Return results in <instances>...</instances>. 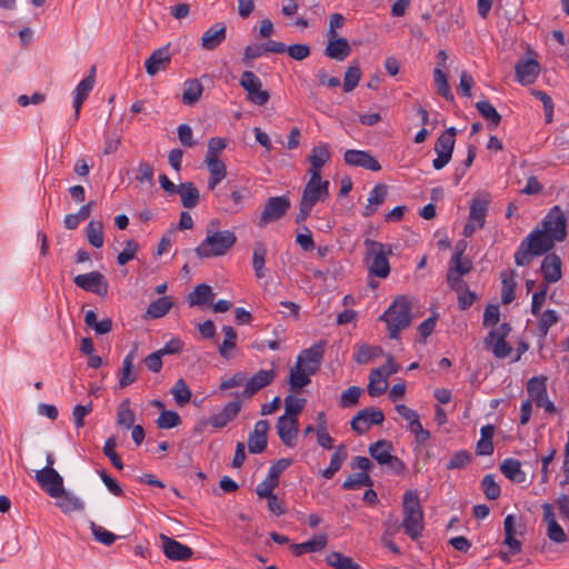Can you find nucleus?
<instances>
[{
    "mask_svg": "<svg viewBox=\"0 0 569 569\" xmlns=\"http://www.w3.org/2000/svg\"><path fill=\"white\" fill-rule=\"evenodd\" d=\"M327 341L320 340L300 351L295 367L290 369L289 385L292 390L302 389L311 382V376L320 369L323 361Z\"/></svg>",
    "mask_w": 569,
    "mask_h": 569,
    "instance_id": "obj_1",
    "label": "nucleus"
},
{
    "mask_svg": "<svg viewBox=\"0 0 569 569\" xmlns=\"http://www.w3.org/2000/svg\"><path fill=\"white\" fill-rule=\"evenodd\" d=\"M218 219L209 221L206 228V238L194 249L197 257L204 259L224 256L237 242V236L231 230H217Z\"/></svg>",
    "mask_w": 569,
    "mask_h": 569,
    "instance_id": "obj_2",
    "label": "nucleus"
},
{
    "mask_svg": "<svg viewBox=\"0 0 569 569\" xmlns=\"http://www.w3.org/2000/svg\"><path fill=\"white\" fill-rule=\"evenodd\" d=\"M555 246L550 234L541 229L531 231L523 238L515 252V263L518 267H525L531 263L535 257L547 253Z\"/></svg>",
    "mask_w": 569,
    "mask_h": 569,
    "instance_id": "obj_3",
    "label": "nucleus"
},
{
    "mask_svg": "<svg viewBox=\"0 0 569 569\" xmlns=\"http://www.w3.org/2000/svg\"><path fill=\"white\" fill-rule=\"evenodd\" d=\"M401 528L412 540L421 537L423 531V510L416 490H407L402 497Z\"/></svg>",
    "mask_w": 569,
    "mask_h": 569,
    "instance_id": "obj_4",
    "label": "nucleus"
},
{
    "mask_svg": "<svg viewBox=\"0 0 569 569\" xmlns=\"http://www.w3.org/2000/svg\"><path fill=\"white\" fill-rule=\"evenodd\" d=\"M366 247L365 262L370 273L378 278L386 279L390 273L389 257L392 254V247L372 239H365Z\"/></svg>",
    "mask_w": 569,
    "mask_h": 569,
    "instance_id": "obj_5",
    "label": "nucleus"
},
{
    "mask_svg": "<svg viewBox=\"0 0 569 569\" xmlns=\"http://www.w3.org/2000/svg\"><path fill=\"white\" fill-rule=\"evenodd\" d=\"M379 319L387 323L389 337L391 339H399L400 331L411 322V303L409 299L405 296L397 297Z\"/></svg>",
    "mask_w": 569,
    "mask_h": 569,
    "instance_id": "obj_6",
    "label": "nucleus"
},
{
    "mask_svg": "<svg viewBox=\"0 0 569 569\" xmlns=\"http://www.w3.org/2000/svg\"><path fill=\"white\" fill-rule=\"evenodd\" d=\"M510 332L511 326L508 322L500 323L485 337V348L491 350L497 359H505L512 351V347L506 340Z\"/></svg>",
    "mask_w": 569,
    "mask_h": 569,
    "instance_id": "obj_7",
    "label": "nucleus"
},
{
    "mask_svg": "<svg viewBox=\"0 0 569 569\" xmlns=\"http://www.w3.org/2000/svg\"><path fill=\"white\" fill-rule=\"evenodd\" d=\"M456 134L457 129L450 127L438 137L433 148L437 153V158L432 161L435 170H441L450 162L455 149Z\"/></svg>",
    "mask_w": 569,
    "mask_h": 569,
    "instance_id": "obj_8",
    "label": "nucleus"
},
{
    "mask_svg": "<svg viewBox=\"0 0 569 569\" xmlns=\"http://www.w3.org/2000/svg\"><path fill=\"white\" fill-rule=\"evenodd\" d=\"M399 366L395 362L393 357L389 355L386 363L371 371L369 377L368 392L371 397H379L387 390V378L396 373Z\"/></svg>",
    "mask_w": 569,
    "mask_h": 569,
    "instance_id": "obj_9",
    "label": "nucleus"
},
{
    "mask_svg": "<svg viewBox=\"0 0 569 569\" xmlns=\"http://www.w3.org/2000/svg\"><path fill=\"white\" fill-rule=\"evenodd\" d=\"M240 86L247 92L248 100L256 106H264L270 99L269 91L262 89L260 78L252 71L241 73Z\"/></svg>",
    "mask_w": 569,
    "mask_h": 569,
    "instance_id": "obj_10",
    "label": "nucleus"
},
{
    "mask_svg": "<svg viewBox=\"0 0 569 569\" xmlns=\"http://www.w3.org/2000/svg\"><path fill=\"white\" fill-rule=\"evenodd\" d=\"M542 231L550 234L553 241H562L567 237V219L559 206L552 207L542 220Z\"/></svg>",
    "mask_w": 569,
    "mask_h": 569,
    "instance_id": "obj_11",
    "label": "nucleus"
},
{
    "mask_svg": "<svg viewBox=\"0 0 569 569\" xmlns=\"http://www.w3.org/2000/svg\"><path fill=\"white\" fill-rule=\"evenodd\" d=\"M34 479L39 487L52 498L64 493L63 478L54 468H42L36 471Z\"/></svg>",
    "mask_w": 569,
    "mask_h": 569,
    "instance_id": "obj_12",
    "label": "nucleus"
},
{
    "mask_svg": "<svg viewBox=\"0 0 569 569\" xmlns=\"http://www.w3.org/2000/svg\"><path fill=\"white\" fill-rule=\"evenodd\" d=\"M546 381L547 378L543 376L530 378L527 382V391L531 397V402L535 401L537 407L543 408L548 413H556L557 408L548 398Z\"/></svg>",
    "mask_w": 569,
    "mask_h": 569,
    "instance_id": "obj_13",
    "label": "nucleus"
},
{
    "mask_svg": "<svg viewBox=\"0 0 569 569\" xmlns=\"http://www.w3.org/2000/svg\"><path fill=\"white\" fill-rule=\"evenodd\" d=\"M290 208V200L286 196L271 197L267 200L260 214L258 227L263 228L268 223L281 219Z\"/></svg>",
    "mask_w": 569,
    "mask_h": 569,
    "instance_id": "obj_14",
    "label": "nucleus"
},
{
    "mask_svg": "<svg viewBox=\"0 0 569 569\" xmlns=\"http://www.w3.org/2000/svg\"><path fill=\"white\" fill-rule=\"evenodd\" d=\"M329 181L322 180L321 174H310V179L303 188L301 201L315 206L319 201L329 198Z\"/></svg>",
    "mask_w": 569,
    "mask_h": 569,
    "instance_id": "obj_15",
    "label": "nucleus"
},
{
    "mask_svg": "<svg viewBox=\"0 0 569 569\" xmlns=\"http://www.w3.org/2000/svg\"><path fill=\"white\" fill-rule=\"evenodd\" d=\"M385 415L381 409L368 407L357 412L350 421V427L358 435H363L372 425H381Z\"/></svg>",
    "mask_w": 569,
    "mask_h": 569,
    "instance_id": "obj_16",
    "label": "nucleus"
},
{
    "mask_svg": "<svg viewBox=\"0 0 569 569\" xmlns=\"http://www.w3.org/2000/svg\"><path fill=\"white\" fill-rule=\"evenodd\" d=\"M73 282L82 290L93 292L100 297H104L108 293V281L100 271L78 274L74 277Z\"/></svg>",
    "mask_w": 569,
    "mask_h": 569,
    "instance_id": "obj_17",
    "label": "nucleus"
},
{
    "mask_svg": "<svg viewBox=\"0 0 569 569\" xmlns=\"http://www.w3.org/2000/svg\"><path fill=\"white\" fill-rule=\"evenodd\" d=\"M159 538L162 543V551L168 559L174 561H184L192 557L193 551L190 547L163 533H161Z\"/></svg>",
    "mask_w": 569,
    "mask_h": 569,
    "instance_id": "obj_18",
    "label": "nucleus"
},
{
    "mask_svg": "<svg viewBox=\"0 0 569 569\" xmlns=\"http://www.w3.org/2000/svg\"><path fill=\"white\" fill-rule=\"evenodd\" d=\"M343 160L348 166L360 167L373 172L381 169L378 160L365 150L349 149L345 152Z\"/></svg>",
    "mask_w": 569,
    "mask_h": 569,
    "instance_id": "obj_19",
    "label": "nucleus"
},
{
    "mask_svg": "<svg viewBox=\"0 0 569 569\" xmlns=\"http://www.w3.org/2000/svg\"><path fill=\"white\" fill-rule=\"evenodd\" d=\"M170 62L171 54L169 52V44H167L154 50L144 61L146 72L148 76L153 77L160 71H166Z\"/></svg>",
    "mask_w": 569,
    "mask_h": 569,
    "instance_id": "obj_20",
    "label": "nucleus"
},
{
    "mask_svg": "<svg viewBox=\"0 0 569 569\" xmlns=\"http://www.w3.org/2000/svg\"><path fill=\"white\" fill-rule=\"evenodd\" d=\"M276 378L277 371L274 369H261L257 373H254L250 379L247 378L246 387L242 395L246 398H251L258 391L271 385Z\"/></svg>",
    "mask_w": 569,
    "mask_h": 569,
    "instance_id": "obj_21",
    "label": "nucleus"
},
{
    "mask_svg": "<svg viewBox=\"0 0 569 569\" xmlns=\"http://www.w3.org/2000/svg\"><path fill=\"white\" fill-rule=\"evenodd\" d=\"M96 82V68L92 67L89 74L82 79L74 89L73 108H74V120L77 121L80 114L83 102L89 97Z\"/></svg>",
    "mask_w": 569,
    "mask_h": 569,
    "instance_id": "obj_22",
    "label": "nucleus"
},
{
    "mask_svg": "<svg viewBox=\"0 0 569 569\" xmlns=\"http://www.w3.org/2000/svg\"><path fill=\"white\" fill-rule=\"evenodd\" d=\"M270 426L267 420H258L254 423L253 431L248 437V449L250 453H261L268 443V430Z\"/></svg>",
    "mask_w": 569,
    "mask_h": 569,
    "instance_id": "obj_23",
    "label": "nucleus"
},
{
    "mask_svg": "<svg viewBox=\"0 0 569 569\" xmlns=\"http://www.w3.org/2000/svg\"><path fill=\"white\" fill-rule=\"evenodd\" d=\"M227 39V27L223 22H216L208 28L200 40L202 49L211 51L217 49Z\"/></svg>",
    "mask_w": 569,
    "mask_h": 569,
    "instance_id": "obj_24",
    "label": "nucleus"
},
{
    "mask_svg": "<svg viewBox=\"0 0 569 569\" xmlns=\"http://www.w3.org/2000/svg\"><path fill=\"white\" fill-rule=\"evenodd\" d=\"M298 418H288L286 416H280L277 421V432L280 440L287 447H295L296 439L298 435Z\"/></svg>",
    "mask_w": 569,
    "mask_h": 569,
    "instance_id": "obj_25",
    "label": "nucleus"
},
{
    "mask_svg": "<svg viewBox=\"0 0 569 569\" xmlns=\"http://www.w3.org/2000/svg\"><path fill=\"white\" fill-rule=\"evenodd\" d=\"M517 80L523 84H531L536 81L540 72V64L535 59L520 60L515 66Z\"/></svg>",
    "mask_w": 569,
    "mask_h": 569,
    "instance_id": "obj_26",
    "label": "nucleus"
},
{
    "mask_svg": "<svg viewBox=\"0 0 569 569\" xmlns=\"http://www.w3.org/2000/svg\"><path fill=\"white\" fill-rule=\"evenodd\" d=\"M541 272L545 284L555 283L561 279V259L556 253H548L541 262Z\"/></svg>",
    "mask_w": 569,
    "mask_h": 569,
    "instance_id": "obj_27",
    "label": "nucleus"
},
{
    "mask_svg": "<svg viewBox=\"0 0 569 569\" xmlns=\"http://www.w3.org/2000/svg\"><path fill=\"white\" fill-rule=\"evenodd\" d=\"M328 545L326 533L315 535L309 540L301 543H292L290 546L295 556L300 557L305 553L322 551Z\"/></svg>",
    "mask_w": 569,
    "mask_h": 569,
    "instance_id": "obj_28",
    "label": "nucleus"
},
{
    "mask_svg": "<svg viewBox=\"0 0 569 569\" xmlns=\"http://www.w3.org/2000/svg\"><path fill=\"white\" fill-rule=\"evenodd\" d=\"M351 53V47L346 38L335 37L328 38V43L325 48V54L333 60L343 61Z\"/></svg>",
    "mask_w": 569,
    "mask_h": 569,
    "instance_id": "obj_29",
    "label": "nucleus"
},
{
    "mask_svg": "<svg viewBox=\"0 0 569 569\" xmlns=\"http://www.w3.org/2000/svg\"><path fill=\"white\" fill-rule=\"evenodd\" d=\"M240 410V401H230L223 407V409L220 412L212 415L209 418V423L217 429L223 428L238 416Z\"/></svg>",
    "mask_w": 569,
    "mask_h": 569,
    "instance_id": "obj_30",
    "label": "nucleus"
},
{
    "mask_svg": "<svg viewBox=\"0 0 569 569\" xmlns=\"http://www.w3.org/2000/svg\"><path fill=\"white\" fill-rule=\"evenodd\" d=\"M330 158L331 153L328 143L323 142L315 146L309 156V174H321L322 167L330 160Z\"/></svg>",
    "mask_w": 569,
    "mask_h": 569,
    "instance_id": "obj_31",
    "label": "nucleus"
},
{
    "mask_svg": "<svg viewBox=\"0 0 569 569\" xmlns=\"http://www.w3.org/2000/svg\"><path fill=\"white\" fill-rule=\"evenodd\" d=\"M489 203L490 199L486 194L475 197L470 203L468 219L478 223L479 229H482L485 226Z\"/></svg>",
    "mask_w": 569,
    "mask_h": 569,
    "instance_id": "obj_32",
    "label": "nucleus"
},
{
    "mask_svg": "<svg viewBox=\"0 0 569 569\" xmlns=\"http://www.w3.org/2000/svg\"><path fill=\"white\" fill-rule=\"evenodd\" d=\"M387 194L388 188L385 183L376 184L369 193L368 203L362 211V216L366 218L371 217L385 202Z\"/></svg>",
    "mask_w": 569,
    "mask_h": 569,
    "instance_id": "obj_33",
    "label": "nucleus"
},
{
    "mask_svg": "<svg viewBox=\"0 0 569 569\" xmlns=\"http://www.w3.org/2000/svg\"><path fill=\"white\" fill-rule=\"evenodd\" d=\"M136 351V349L129 351L122 360V367L118 372L120 388H126L137 380V375L133 368Z\"/></svg>",
    "mask_w": 569,
    "mask_h": 569,
    "instance_id": "obj_34",
    "label": "nucleus"
},
{
    "mask_svg": "<svg viewBox=\"0 0 569 569\" xmlns=\"http://www.w3.org/2000/svg\"><path fill=\"white\" fill-rule=\"evenodd\" d=\"M500 471L511 482L523 483L527 480L526 472L521 469V463L517 459H505L500 465Z\"/></svg>",
    "mask_w": 569,
    "mask_h": 569,
    "instance_id": "obj_35",
    "label": "nucleus"
},
{
    "mask_svg": "<svg viewBox=\"0 0 569 569\" xmlns=\"http://www.w3.org/2000/svg\"><path fill=\"white\" fill-rule=\"evenodd\" d=\"M206 163L210 172L208 188L214 190L216 187L226 178L227 168L219 158H206Z\"/></svg>",
    "mask_w": 569,
    "mask_h": 569,
    "instance_id": "obj_36",
    "label": "nucleus"
},
{
    "mask_svg": "<svg viewBox=\"0 0 569 569\" xmlns=\"http://www.w3.org/2000/svg\"><path fill=\"white\" fill-rule=\"evenodd\" d=\"M181 203L187 209H192L199 203L200 193L193 182H182L178 186Z\"/></svg>",
    "mask_w": 569,
    "mask_h": 569,
    "instance_id": "obj_37",
    "label": "nucleus"
},
{
    "mask_svg": "<svg viewBox=\"0 0 569 569\" xmlns=\"http://www.w3.org/2000/svg\"><path fill=\"white\" fill-rule=\"evenodd\" d=\"M203 86L199 79H188L183 83L182 102L186 106L196 104L201 98Z\"/></svg>",
    "mask_w": 569,
    "mask_h": 569,
    "instance_id": "obj_38",
    "label": "nucleus"
},
{
    "mask_svg": "<svg viewBox=\"0 0 569 569\" xmlns=\"http://www.w3.org/2000/svg\"><path fill=\"white\" fill-rule=\"evenodd\" d=\"M393 450V446L390 441L380 439L369 447V455L372 459H375L379 465L385 466L388 462L389 457Z\"/></svg>",
    "mask_w": 569,
    "mask_h": 569,
    "instance_id": "obj_39",
    "label": "nucleus"
},
{
    "mask_svg": "<svg viewBox=\"0 0 569 569\" xmlns=\"http://www.w3.org/2000/svg\"><path fill=\"white\" fill-rule=\"evenodd\" d=\"M214 293L210 286L200 283L188 295L189 306H204L212 301Z\"/></svg>",
    "mask_w": 569,
    "mask_h": 569,
    "instance_id": "obj_40",
    "label": "nucleus"
},
{
    "mask_svg": "<svg viewBox=\"0 0 569 569\" xmlns=\"http://www.w3.org/2000/svg\"><path fill=\"white\" fill-rule=\"evenodd\" d=\"M476 109L486 120L489 121L488 128L490 130H495L499 127L501 116L488 100L478 101L476 103Z\"/></svg>",
    "mask_w": 569,
    "mask_h": 569,
    "instance_id": "obj_41",
    "label": "nucleus"
},
{
    "mask_svg": "<svg viewBox=\"0 0 569 569\" xmlns=\"http://www.w3.org/2000/svg\"><path fill=\"white\" fill-rule=\"evenodd\" d=\"M501 301L509 305L515 300V290L517 288L516 273L513 271H503L501 273Z\"/></svg>",
    "mask_w": 569,
    "mask_h": 569,
    "instance_id": "obj_42",
    "label": "nucleus"
},
{
    "mask_svg": "<svg viewBox=\"0 0 569 569\" xmlns=\"http://www.w3.org/2000/svg\"><path fill=\"white\" fill-rule=\"evenodd\" d=\"M348 452L343 445L336 448L332 453L329 466L322 471V477L331 479L337 471L341 468L342 462L347 459Z\"/></svg>",
    "mask_w": 569,
    "mask_h": 569,
    "instance_id": "obj_43",
    "label": "nucleus"
},
{
    "mask_svg": "<svg viewBox=\"0 0 569 569\" xmlns=\"http://www.w3.org/2000/svg\"><path fill=\"white\" fill-rule=\"evenodd\" d=\"M537 318H538L537 327H538V331H539V337L541 339H545L547 337L549 329L553 325H556L560 319L559 313L552 309H547L543 312L540 311V315Z\"/></svg>",
    "mask_w": 569,
    "mask_h": 569,
    "instance_id": "obj_44",
    "label": "nucleus"
},
{
    "mask_svg": "<svg viewBox=\"0 0 569 569\" xmlns=\"http://www.w3.org/2000/svg\"><path fill=\"white\" fill-rule=\"evenodd\" d=\"M222 332L224 339L219 346V353L222 358L229 360L232 358L231 351L236 348L237 332L231 326H223Z\"/></svg>",
    "mask_w": 569,
    "mask_h": 569,
    "instance_id": "obj_45",
    "label": "nucleus"
},
{
    "mask_svg": "<svg viewBox=\"0 0 569 569\" xmlns=\"http://www.w3.org/2000/svg\"><path fill=\"white\" fill-rule=\"evenodd\" d=\"M326 562L335 569H360V566L352 558L345 556L338 551L327 555Z\"/></svg>",
    "mask_w": 569,
    "mask_h": 569,
    "instance_id": "obj_46",
    "label": "nucleus"
},
{
    "mask_svg": "<svg viewBox=\"0 0 569 569\" xmlns=\"http://www.w3.org/2000/svg\"><path fill=\"white\" fill-rule=\"evenodd\" d=\"M267 249L262 242H257L252 253V266L254 276L258 279H262L266 276L264 262H266Z\"/></svg>",
    "mask_w": 569,
    "mask_h": 569,
    "instance_id": "obj_47",
    "label": "nucleus"
},
{
    "mask_svg": "<svg viewBox=\"0 0 569 569\" xmlns=\"http://www.w3.org/2000/svg\"><path fill=\"white\" fill-rule=\"evenodd\" d=\"M86 236L88 242L94 248L103 246V223L102 221L92 220L86 227Z\"/></svg>",
    "mask_w": 569,
    "mask_h": 569,
    "instance_id": "obj_48",
    "label": "nucleus"
},
{
    "mask_svg": "<svg viewBox=\"0 0 569 569\" xmlns=\"http://www.w3.org/2000/svg\"><path fill=\"white\" fill-rule=\"evenodd\" d=\"M172 301L169 297H161L152 301L147 308V316L152 319L164 317L172 308Z\"/></svg>",
    "mask_w": 569,
    "mask_h": 569,
    "instance_id": "obj_49",
    "label": "nucleus"
},
{
    "mask_svg": "<svg viewBox=\"0 0 569 569\" xmlns=\"http://www.w3.org/2000/svg\"><path fill=\"white\" fill-rule=\"evenodd\" d=\"M134 412L130 408V399H123L117 409V423L126 429L133 426Z\"/></svg>",
    "mask_w": 569,
    "mask_h": 569,
    "instance_id": "obj_50",
    "label": "nucleus"
},
{
    "mask_svg": "<svg viewBox=\"0 0 569 569\" xmlns=\"http://www.w3.org/2000/svg\"><path fill=\"white\" fill-rule=\"evenodd\" d=\"M383 351L381 347L361 345L358 351L355 353L353 359L359 365H366L375 358L382 356Z\"/></svg>",
    "mask_w": 569,
    "mask_h": 569,
    "instance_id": "obj_51",
    "label": "nucleus"
},
{
    "mask_svg": "<svg viewBox=\"0 0 569 569\" xmlns=\"http://www.w3.org/2000/svg\"><path fill=\"white\" fill-rule=\"evenodd\" d=\"M362 486H373V481L367 472H357L349 475L347 479L342 482V489L345 490H357Z\"/></svg>",
    "mask_w": 569,
    "mask_h": 569,
    "instance_id": "obj_52",
    "label": "nucleus"
},
{
    "mask_svg": "<svg viewBox=\"0 0 569 569\" xmlns=\"http://www.w3.org/2000/svg\"><path fill=\"white\" fill-rule=\"evenodd\" d=\"M462 253L463 249L459 250L457 246L456 252L451 257V263L449 268L457 273L465 276L471 271L472 262L469 258H463Z\"/></svg>",
    "mask_w": 569,
    "mask_h": 569,
    "instance_id": "obj_53",
    "label": "nucleus"
},
{
    "mask_svg": "<svg viewBox=\"0 0 569 569\" xmlns=\"http://www.w3.org/2000/svg\"><path fill=\"white\" fill-rule=\"evenodd\" d=\"M220 198L221 203H226V210L232 213H236L241 210L242 202L244 196L238 191L233 190L230 193L217 194Z\"/></svg>",
    "mask_w": 569,
    "mask_h": 569,
    "instance_id": "obj_54",
    "label": "nucleus"
},
{
    "mask_svg": "<svg viewBox=\"0 0 569 569\" xmlns=\"http://www.w3.org/2000/svg\"><path fill=\"white\" fill-rule=\"evenodd\" d=\"M433 80L437 87V92L439 96L443 97L446 100L452 101L453 94L450 91L447 74L442 71L440 67H436L433 70Z\"/></svg>",
    "mask_w": 569,
    "mask_h": 569,
    "instance_id": "obj_55",
    "label": "nucleus"
},
{
    "mask_svg": "<svg viewBox=\"0 0 569 569\" xmlns=\"http://www.w3.org/2000/svg\"><path fill=\"white\" fill-rule=\"evenodd\" d=\"M171 393L179 406L187 405L192 396L190 388L182 378L176 381L171 388Z\"/></svg>",
    "mask_w": 569,
    "mask_h": 569,
    "instance_id": "obj_56",
    "label": "nucleus"
},
{
    "mask_svg": "<svg viewBox=\"0 0 569 569\" xmlns=\"http://www.w3.org/2000/svg\"><path fill=\"white\" fill-rule=\"evenodd\" d=\"M306 405V399L289 395L284 399V413L288 418H298Z\"/></svg>",
    "mask_w": 569,
    "mask_h": 569,
    "instance_id": "obj_57",
    "label": "nucleus"
},
{
    "mask_svg": "<svg viewBox=\"0 0 569 569\" xmlns=\"http://www.w3.org/2000/svg\"><path fill=\"white\" fill-rule=\"evenodd\" d=\"M472 461V455L468 450H458L456 451L450 460L448 461L446 468L448 470H460L465 469Z\"/></svg>",
    "mask_w": 569,
    "mask_h": 569,
    "instance_id": "obj_58",
    "label": "nucleus"
},
{
    "mask_svg": "<svg viewBox=\"0 0 569 569\" xmlns=\"http://www.w3.org/2000/svg\"><path fill=\"white\" fill-rule=\"evenodd\" d=\"M292 465V459L291 458H281V459H278L277 461H274L269 470H268V475H267V479L273 483H276V486H279V478L281 476V473L287 469L289 468L290 466Z\"/></svg>",
    "mask_w": 569,
    "mask_h": 569,
    "instance_id": "obj_59",
    "label": "nucleus"
},
{
    "mask_svg": "<svg viewBox=\"0 0 569 569\" xmlns=\"http://www.w3.org/2000/svg\"><path fill=\"white\" fill-rule=\"evenodd\" d=\"M59 498L60 501L58 502V506L66 513L83 509V502L78 497L67 492L66 490Z\"/></svg>",
    "mask_w": 569,
    "mask_h": 569,
    "instance_id": "obj_60",
    "label": "nucleus"
},
{
    "mask_svg": "<svg viewBox=\"0 0 569 569\" xmlns=\"http://www.w3.org/2000/svg\"><path fill=\"white\" fill-rule=\"evenodd\" d=\"M361 393H362V389L360 387H357V386L349 387L340 395L339 406L341 408L355 407L358 403Z\"/></svg>",
    "mask_w": 569,
    "mask_h": 569,
    "instance_id": "obj_61",
    "label": "nucleus"
},
{
    "mask_svg": "<svg viewBox=\"0 0 569 569\" xmlns=\"http://www.w3.org/2000/svg\"><path fill=\"white\" fill-rule=\"evenodd\" d=\"M361 78V70L358 63L351 64L345 72L343 90L346 92L352 91L359 83Z\"/></svg>",
    "mask_w": 569,
    "mask_h": 569,
    "instance_id": "obj_62",
    "label": "nucleus"
},
{
    "mask_svg": "<svg viewBox=\"0 0 569 569\" xmlns=\"http://www.w3.org/2000/svg\"><path fill=\"white\" fill-rule=\"evenodd\" d=\"M116 438L109 437L104 442L103 453L106 455V457H108V459L116 469L122 470L124 466L120 456L116 452Z\"/></svg>",
    "mask_w": 569,
    "mask_h": 569,
    "instance_id": "obj_63",
    "label": "nucleus"
},
{
    "mask_svg": "<svg viewBox=\"0 0 569 569\" xmlns=\"http://www.w3.org/2000/svg\"><path fill=\"white\" fill-rule=\"evenodd\" d=\"M156 422L160 429H171L181 423V418L176 411L163 410Z\"/></svg>",
    "mask_w": 569,
    "mask_h": 569,
    "instance_id": "obj_64",
    "label": "nucleus"
}]
</instances>
